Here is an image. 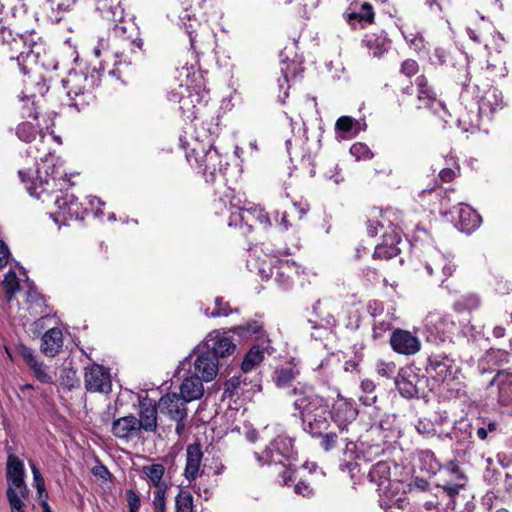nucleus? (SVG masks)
<instances>
[{
    "label": "nucleus",
    "instance_id": "1",
    "mask_svg": "<svg viewBox=\"0 0 512 512\" xmlns=\"http://www.w3.org/2000/svg\"><path fill=\"white\" fill-rule=\"evenodd\" d=\"M27 153L35 160L41 161L37 163L35 176L19 171L28 193L43 203L53 201L57 210L51 212L50 217L59 227L66 225L69 220H82L86 209L73 194L63 191L71 185L70 180L62 169L61 160L54 157L47 147L43 134H40L39 143L30 146Z\"/></svg>",
    "mask_w": 512,
    "mask_h": 512
},
{
    "label": "nucleus",
    "instance_id": "2",
    "mask_svg": "<svg viewBox=\"0 0 512 512\" xmlns=\"http://www.w3.org/2000/svg\"><path fill=\"white\" fill-rule=\"evenodd\" d=\"M294 397L292 403L298 411L302 429L312 437L321 436L330 426V408L323 397L314 393L311 386L298 382L295 387L287 391Z\"/></svg>",
    "mask_w": 512,
    "mask_h": 512
},
{
    "label": "nucleus",
    "instance_id": "3",
    "mask_svg": "<svg viewBox=\"0 0 512 512\" xmlns=\"http://www.w3.org/2000/svg\"><path fill=\"white\" fill-rule=\"evenodd\" d=\"M184 146L188 162L205 177L206 182L215 183L218 178L223 179V171L228 163L223 160L219 152L213 147V138L210 133H200Z\"/></svg>",
    "mask_w": 512,
    "mask_h": 512
},
{
    "label": "nucleus",
    "instance_id": "4",
    "mask_svg": "<svg viewBox=\"0 0 512 512\" xmlns=\"http://www.w3.org/2000/svg\"><path fill=\"white\" fill-rule=\"evenodd\" d=\"M294 440L285 433L278 434L261 453H255L257 460L262 465H281L283 471L279 477L284 485H290L295 481V467L292 461L295 459Z\"/></svg>",
    "mask_w": 512,
    "mask_h": 512
},
{
    "label": "nucleus",
    "instance_id": "5",
    "mask_svg": "<svg viewBox=\"0 0 512 512\" xmlns=\"http://www.w3.org/2000/svg\"><path fill=\"white\" fill-rule=\"evenodd\" d=\"M99 82V75L95 72L89 74L88 72L71 71L62 81L70 99L69 105L81 111L94 103L96 98L94 90Z\"/></svg>",
    "mask_w": 512,
    "mask_h": 512
},
{
    "label": "nucleus",
    "instance_id": "6",
    "mask_svg": "<svg viewBox=\"0 0 512 512\" xmlns=\"http://www.w3.org/2000/svg\"><path fill=\"white\" fill-rule=\"evenodd\" d=\"M391 463L388 461H378L374 464L368 474L370 482L377 486L382 507L392 506L401 500L399 496L402 483L391 479Z\"/></svg>",
    "mask_w": 512,
    "mask_h": 512
},
{
    "label": "nucleus",
    "instance_id": "7",
    "mask_svg": "<svg viewBox=\"0 0 512 512\" xmlns=\"http://www.w3.org/2000/svg\"><path fill=\"white\" fill-rule=\"evenodd\" d=\"M128 29L135 31L134 26L131 24L130 27H127L123 19L119 23L114 24L111 29L110 37L113 40V46L117 47L113 51L116 64H131L132 58L130 54L136 53L137 50L142 48V39L138 36L134 38L132 33L128 34Z\"/></svg>",
    "mask_w": 512,
    "mask_h": 512
},
{
    "label": "nucleus",
    "instance_id": "8",
    "mask_svg": "<svg viewBox=\"0 0 512 512\" xmlns=\"http://www.w3.org/2000/svg\"><path fill=\"white\" fill-rule=\"evenodd\" d=\"M241 203V198L235 194V191L227 188L223 195L215 200V213L218 215L229 214L228 226L240 227L244 230V233H249L252 230V225L248 224V215L246 210L241 207Z\"/></svg>",
    "mask_w": 512,
    "mask_h": 512
},
{
    "label": "nucleus",
    "instance_id": "9",
    "mask_svg": "<svg viewBox=\"0 0 512 512\" xmlns=\"http://www.w3.org/2000/svg\"><path fill=\"white\" fill-rule=\"evenodd\" d=\"M222 365L213 355H210L208 351L202 349L198 344L192 353L181 363V369L184 370L188 366V373L196 374L205 382H210L216 378L219 367Z\"/></svg>",
    "mask_w": 512,
    "mask_h": 512
},
{
    "label": "nucleus",
    "instance_id": "10",
    "mask_svg": "<svg viewBox=\"0 0 512 512\" xmlns=\"http://www.w3.org/2000/svg\"><path fill=\"white\" fill-rule=\"evenodd\" d=\"M229 333V329H215L209 332L199 345L224 364L234 357L237 351V345Z\"/></svg>",
    "mask_w": 512,
    "mask_h": 512
},
{
    "label": "nucleus",
    "instance_id": "11",
    "mask_svg": "<svg viewBox=\"0 0 512 512\" xmlns=\"http://www.w3.org/2000/svg\"><path fill=\"white\" fill-rule=\"evenodd\" d=\"M425 330L427 341L439 344L451 340L456 324L449 314L433 311L425 318Z\"/></svg>",
    "mask_w": 512,
    "mask_h": 512
},
{
    "label": "nucleus",
    "instance_id": "12",
    "mask_svg": "<svg viewBox=\"0 0 512 512\" xmlns=\"http://www.w3.org/2000/svg\"><path fill=\"white\" fill-rule=\"evenodd\" d=\"M330 412V419L336 424L340 435L349 432V426L356 420L358 415L355 404L343 397H339L334 402ZM341 440L347 443V449H349V445H354V439L348 436H341Z\"/></svg>",
    "mask_w": 512,
    "mask_h": 512
},
{
    "label": "nucleus",
    "instance_id": "13",
    "mask_svg": "<svg viewBox=\"0 0 512 512\" xmlns=\"http://www.w3.org/2000/svg\"><path fill=\"white\" fill-rule=\"evenodd\" d=\"M427 374L440 383L449 384L456 378L460 368L455 360L445 353H435L428 357Z\"/></svg>",
    "mask_w": 512,
    "mask_h": 512
},
{
    "label": "nucleus",
    "instance_id": "14",
    "mask_svg": "<svg viewBox=\"0 0 512 512\" xmlns=\"http://www.w3.org/2000/svg\"><path fill=\"white\" fill-rule=\"evenodd\" d=\"M473 431L474 426L472 422L467 418H461L454 423L450 432L439 434L438 437L440 439L446 437L454 441V451L458 456H460L472 449Z\"/></svg>",
    "mask_w": 512,
    "mask_h": 512
},
{
    "label": "nucleus",
    "instance_id": "15",
    "mask_svg": "<svg viewBox=\"0 0 512 512\" xmlns=\"http://www.w3.org/2000/svg\"><path fill=\"white\" fill-rule=\"evenodd\" d=\"M418 109L425 108L444 119L448 114L445 104L437 98L433 87L424 75L416 78Z\"/></svg>",
    "mask_w": 512,
    "mask_h": 512
},
{
    "label": "nucleus",
    "instance_id": "16",
    "mask_svg": "<svg viewBox=\"0 0 512 512\" xmlns=\"http://www.w3.org/2000/svg\"><path fill=\"white\" fill-rule=\"evenodd\" d=\"M424 382V377L420 376L412 366L399 369L395 377V385L400 395L408 399L418 396L420 385Z\"/></svg>",
    "mask_w": 512,
    "mask_h": 512
},
{
    "label": "nucleus",
    "instance_id": "17",
    "mask_svg": "<svg viewBox=\"0 0 512 512\" xmlns=\"http://www.w3.org/2000/svg\"><path fill=\"white\" fill-rule=\"evenodd\" d=\"M423 265L429 276L436 275L439 271L441 272L444 276L441 279V285L453 274L456 268L450 256L443 254L436 248H430L427 251Z\"/></svg>",
    "mask_w": 512,
    "mask_h": 512
},
{
    "label": "nucleus",
    "instance_id": "18",
    "mask_svg": "<svg viewBox=\"0 0 512 512\" xmlns=\"http://www.w3.org/2000/svg\"><path fill=\"white\" fill-rule=\"evenodd\" d=\"M84 381L86 389L90 392L109 393L111 391L110 373L101 365L93 364L86 367Z\"/></svg>",
    "mask_w": 512,
    "mask_h": 512
},
{
    "label": "nucleus",
    "instance_id": "19",
    "mask_svg": "<svg viewBox=\"0 0 512 512\" xmlns=\"http://www.w3.org/2000/svg\"><path fill=\"white\" fill-rule=\"evenodd\" d=\"M187 402L177 393H167L158 402L159 410L173 421L185 420L187 417Z\"/></svg>",
    "mask_w": 512,
    "mask_h": 512
},
{
    "label": "nucleus",
    "instance_id": "20",
    "mask_svg": "<svg viewBox=\"0 0 512 512\" xmlns=\"http://www.w3.org/2000/svg\"><path fill=\"white\" fill-rule=\"evenodd\" d=\"M390 344L392 349L401 355H414L421 347L419 339L411 332L403 329H396L391 337Z\"/></svg>",
    "mask_w": 512,
    "mask_h": 512
},
{
    "label": "nucleus",
    "instance_id": "21",
    "mask_svg": "<svg viewBox=\"0 0 512 512\" xmlns=\"http://www.w3.org/2000/svg\"><path fill=\"white\" fill-rule=\"evenodd\" d=\"M138 423L141 431L155 432L158 426V405L154 400L145 396L138 399Z\"/></svg>",
    "mask_w": 512,
    "mask_h": 512
},
{
    "label": "nucleus",
    "instance_id": "22",
    "mask_svg": "<svg viewBox=\"0 0 512 512\" xmlns=\"http://www.w3.org/2000/svg\"><path fill=\"white\" fill-rule=\"evenodd\" d=\"M111 432L116 438L125 441L139 437L141 429L138 418L130 414L115 419L112 422Z\"/></svg>",
    "mask_w": 512,
    "mask_h": 512
},
{
    "label": "nucleus",
    "instance_id": "23",
    "mask_svg": "<svg viewBox=\"0 0 512 512\" xmlns=\"http://www.w3.org/2000/svg\"><path fill=\"white\" fill-rule=\"evenodd\" d=\"M18 351L38 381L44 384L53 383V377L49 373L48 367L44 364V362L38 360L37 356L31 348L25 345H20Z\"/></svg>",
    "mask_w": 512,
    "mask_h": 512
},
{
    "label": "nucleus",
    "instance_id": "24",
    "mask_svg": "<svg viewBox=\"0 0 512 512\" xmlns=\"http://www.w3.org/2000/svg\"><path fill=\"white\" fill-rule=\"evenodd\" d=\"M503 108L501 91L495 87H489L478 100V118L491 119V116Z\"/></svg>",
    "mask_w": 512,
    "mask_h": 512
},
{
    "label": "nucleus",
    "instance_id": "25",
    "mask_svg": "<svg viewBox=\"0 0 512 512\" xmlns=\"http://www.w3.org/2000/svg\"><path fill=\"white\" fill-rule=\"evenodd\" d=\"M297 274L298 266L294 261L275 260L274 281L282 290H289L293 287Z\"/></svg>",
    "mask_w": 512,
    "mask_h": 512
},
{
    "label": "nucleus",
    "instance_id": "26",
    "mask_svg": "<svg viewBox=\"0 0 512 512\" xmlns=\"http://www.w3.org/2000/svg\"><path fill=\"white\" fill-rule=\"evenodd\" d=\"M321 301L317 300L312 306V312L316 319H309L308 323L311 324V328L316 330L311 336L314 339H321L326 335L329 330L336 326V319L331 313H324L320 309Z\"/></svg>",
    "mask_w": 512,
    "mask_h": 512
},
{
    "label": "nucleus",
    "instance_id": "27",
    "mask_svg": "<svg viewBox=\"0 0 512 512\" xmlns=\"http://www.w3.org/2000/svg\"><path fill=\"white\" fill-rule=\"evenodd\" d=\"M497 388V400L501 405L512 404V372L499 370L489 382V387Z\"/></svg>",
    "mask_w": 512,
    "mask_h": 512
},
{
    "label": "nucleus",
    "instance_id": "28",
    "mask_svg": "<svg viewBox=\"0 0 512 512\" xmlns=\"http://www.w3.org/2000/svg\"><path fill=\"white\" fill-rule=\"evenodd\" d=\"M282 61L281 73L282 78L278 79V87L280 92L283 91V95H279V101L284 104L285 99L288 97V90L290 88V81L295 80L298 76L303 73V68L300 63L296 61Z\"/></svg>",
    "mask_w": 512,
    "mask_h": 512
},
{
    "label": "nucleus",
    "instance_id": "29",
    "mask_svg": "<svg viewBox=\"0 0 512 512\" xmlns=\"http://www.w3.org/2000/svg\"><path fill=\"white\" fill-rule=\"evenodd\" d=\"M270 349V339H264L262 342L255 343L246 352L241 364V370L244 373L252 371L264 360L265 353H271Z\"/></svg>",
    "mask_w": 512,
    "mask_h": 512
},
{
    "label": "nucleus",
    "instance_id": "30",
    "mask_svg": "<svg viewBox=\"0 0 512 512\" xmlns=\"http://www.w3.org/2000/svg\"><path fill=\"white\" fill-rule=\"evenodd\" d=\"M86 3L95 8L102 18L117 22L124 18V9L119 1L115 0H85Z\"/></svg>",
    "mask_w": 512,
    "mask_h": 512
},
{
    "label": "nucleus",
    "instance_id": "31",
    "mask_svg": "<svg viewBox=\"0 0 512 512\" xmlns=\"http://www.w3.org/2000/svg\"><path fill=\"white\" fill-rule=\"evenodd\" d=\"M24 475L25 470L23 462L13 454L9 455L6 469L8 487L19 488L25 492L27 485L24 481Z\"/></svg>",
    "mask_w": 512,
    "mask_h": 512
},
{
    "label": "nucleus",
    "instance_id": "32",
    "mask_svg": "<svg viewBox=\"0 0 512 512\" xmlns=\"http://www.w3.org/2000/svg\"><path fill=\"white\" fill-rule=\"evenodd\" d=\"M63 347V333L60 328H49L41 338V352L47 357H55Z\"/></svg>",
    "mask_w": 512,
    "mask_h": 512
},
{
    "label": "nucleus",
    "instance_id": "33",
    "mask_svg": "<svg viewBox=\"0 0 512 512\" xmlns=\"http://www.w3.org/2000/svg\"><path fill=\"white\" fill-rule=\"evenodd\" d=\"M344 17L352 27L355 28L358 24L363 27L374 21V10L370 3L364 2L359 7L356 5L350 7L347 12H345Z\"/></svg>",
    "mask_w": 512,
    "mask_h": 512
},
{
    "label": "nucleus",
    "instance_id": "34",
    "mask_svg": "<svg viewBox=\"0 0 512 512\" xmlns=\"http://www.w3.org/2000/svg\"><path fill=\"white\" fill-rule=\"evenodd\" d=\"M184 376L180 385V396L188 403L200 399L204 394V380L200 379L196 374L189 373Z\"/></svg>",
    "mask_w": 512,
    "mask_h": 512
},
{
    "label": "nucleus",
    "instance_id": "35",
    "mask_svg": "<svg viewBox=\"0 0 512 512\" xmlns=\"http://www.w3.org/2000/svg\"><path fill=\"white\" fill-rule=\"evenodd\" d=\"M508 361L509 353L506 350L491 348L479 359L477 368L481 374H485Z\"/></svg>",
    "mask_w": 512,
    "mask_h": 512
},
{
    "label": "nucleus",
    "instance_id": "36",
    "mask_svg": "<svg viewBox=\"0 0 512 512\" xmlns=\"http://www.w3.org/2000/svg\"><path fill=\"white\" fill-rule=\"evenodd\" d=\"M458 215L457 226L464 233H471L476 230L481 223V217L469 205H460L456 209Z\"/></svg>",
    "mask_w": 512,
    "mask_h": 512
},
{
    "label": "nucleus",
    "instance_id": "37",
    "mask_svg": "<svg viewBox=\"0 0 512 512\" xmlns=\"http://www.w3.org/2000/svg\"><path fill=\"white\" fill-rule=\"evenodd\" d=\"M202 449L199 444H190L186 450V466L184 476L187 480H195L200 475Z\"/></svg>",
    "mask_w": 512,
    "mask_h": 512
},
{
    "label": "nucleus",
    "instance_id": "38",
    "mask_svg": "<svg viewBox=\"0 0 512 512\" xmlns=\"http://www.w3.org/2000/svg\"><path fill=\"white\" fill-rule=\"evenodd\" d=\"M229 331L239 336L242 340H254L256 343L269 339L262 323L258 321H250L244 325L234 326L229 328Z\"/></svg>",
    "mask_w": 512,
    "mask_h": 512
},
{
    "label": "nucleus",
    "instance_id": "39",
    "mask_svg": "<svg viewBox=\"0 0 512 512\" xmlns=\"http://www.w3.org/2000/svg\"><path fill=\"white\" fill-rule=\"evenodd\" d=\"M362 44L373 57L380 58L390 48V41L384 32L367 33L362 39Z\"/></svg>",
    "mask_w": 512,
    "mask_h": 512
},
{
    "label": "nucleus",
    "instance_id": "40",
    "mask_svg": "<svg viewBox=\"0 0 512 512\" xmlns=\"http://www.w3.org/2000/svg\"><path fill=\"white\" fill-rule=\"evenodd\" d=\"M275 260L273 258L261 259L260 256L250 255L247 266L251 272H255L262 279H268L274 274Z\"/></svg>",
    "mask_w": 512,
    "mask_h": 512
},
{
    "label": "nucleus",
    "instance_id": "41",
    "mask_svg": "<svg viewBox=\"0 0 512 512\" xmlns=\"http://www.w3.org/2000/svg\"><path fill=\"white\" fill-rule=\"evenodd\" d=\"M416 457L421 471L426 472L429 475H436L442 468L440 461L431 450H418Z\"/></svg>",
    "mask_w": 512,
    "mask_h": 512
},
{
    "label": "nucleus",
    "instance_id": "42",
    "mask_svg": "<svg viewBox=\"0 0 512 512\" xmlns=\"http://www.w3.org/2000/svg\"><path fill=\"white\" fill-rule=\"evenodd\" d=\"M401 242V234L400 232L394 228L393 229V237L391 238V243L387 246V244L381 243L375 247L373 257L380 259H391L397 256L400 253V249L398 245Z\"/></svg>",
    "mask_w": 512,
    "mask_h": 512
},
{
    "label": "nucleus",
    "instance_id": "43",
    "mask_svg": "<svg viewBox=\"0 0 512 512\" xmlns=\"http://www.w3.org/2000/svg\"><path fill=\"white\" fill-rule=\"evenodd\" d=\"M442 482L468 483V477L456 461H448L441 468Z\"/></svg>",
    "mask_w": 512,
    "mask_h": 512
},
{
    "label": "nucleus",
    "instance_id": "44",
    "mask_svg": "<svg viewBox=\"0 0 512 512\" xmlns=\"http://www.w3.org/2000/svg\"><path fill=\"white\" fill-rule=\"evenodd\" d=\"M141 471L145 477L148 478L151 486H154L156 489L167 487V485L162 481L165 473L164 465L159 463L146 465L142 467Z\"/></svg>",
    "mask_w": 512,
    "mask_h": 512
},
{
    "label": "nucleus",
    "instance_id": "45",
    "mask_svg": "<svg viewBox=\"0 0 512 512\" xmlns=\"http://www.w3.org/2000/svg\"><path fill=\"white\" fill-rule=\"evenodd\" d=\"M365 127V123L361 125L359 121L349 116H341L335 124L337 131H341L349 137L356 136L361 130H364Z\"/></svg>",
    "mask_w": 512,
    "mask_h": 512
},
{
    "label": "nucleus",
    "instance_id": "46",
    "mask_svg": "<svg viewBox=\"0 0 512 512\" xmlns=\"http://www.w3.org/2000/svg\"><path fill=\"white\" fill-rule=\"evenodd\" d=\"M299 375V370L295 367H284L275 372V384L279 388H288V391L295 387L292 383Z\"/></svg>",
    "mask_w": 512,
    "mask_h": 512
},
{
    "label": "nucleus",
    "instance_id": "47",
    "mask_svg": "<svg viewBox=\"0 0 512 512\" xmlns=\"http://www.w3.org/2000/svg\"><path fill=\"white\" fill-rule=\"evenodd\" d=\"M6 494L11 512H24V500H26L29 495L28 487H26L25 492L19 488L8 487Z\"/></svg>",
    "mask_w": 512,
    "mask_h": 512
},
{
    "label": "nucleus",
    "instance_id": "48",
    "mask_svg": "<svg viewBox=\"0 0 512 512\" xmlns=\"http://www.w3.org/2000/svg\"><path fill=\"white\" fill-rule=\"evenodd\" d=\"M480 306V299L478 295L474 293H468L462 295L453 304V309L457 312L472 311Z\"/></svg>",
    "mask_w": 512,
    "mask_h": 512
},
{
    "label": "nucleus",
    "instance_id": "49",
    "mask_svg": "<svg viewBox=\"0 0 512 512\" xmlns=\"http://www.w3.org/2000/svg\"><path fill=\"white\" fill-rule=\"evenodd\" d=\"M215 309L211 312H209V309L204 310V314L207 317L211 318H217V317H227L232 313H238V309H232L230 307L229 302L224 301L223 297H216L215 298Z\"/></svg>",
    "mask_w": 512,
    "mask_h": 512
},
{
    "label": "nucleus",
    "instance_id": "50",
    "mask_svg": "<svg viewBox=\"0 0 512 512\" xmlns=\"http://www.w3.org/2000/svg\"><path fill=\"white\" fill-rule=\"evenodd\" d=\"M242 376H233L228 379L223 386V398L232 399L235 396H243Z\"/></svg>",
    "mask_w": 512,
    "mask_h": 512
},
{
    "label": "nucleus",
    "instance_id": "51",
    "mask_svg": "<svg viewBox=\"0 0 512 512\" xmlns=\"http://www.w3.org/2000/svg\"><path fill=\"white\" fill-rule=\"evenodd\" d=\"M467 484L468 483H463V482H460V483L442 482V484H440L438 486V488L440 489L441 493L445 494L448 497V499H449L448 505H450V504H454L456 497L460 494V492L462 490H464L466 488Z\"/></svg>",
    "mask_w": 512,
    "mask_h": 512
},
{
    "label": "nucleus",
    "instance_id": "52",
    "mask_svg": "<svg viewBox=\"0 0 512 512\" xmlns=\"http://www.w3.org/2000/svg\"><path fill=\"white\" fill-rule=\"evenodd\" d=\"M175 512H193V496L187 490H180L175 498Z\"/></svg>",
    "mask_w": 512,
    "mask_h": 512
},
{
    "label": "nucleus",
    "instance_id": "53",
    "mask_svg": "<svg viewBox=\"0 0 512 512\" xmlns=\"http://www.w3.org/2000/svg\"><path fill=\"white\" fill-rule=\"evenodd\" d=\"M2 284L9 300H11L13 295L20 289L19 278L13 270H9L6 273Z\"/></svg>",
    "mask_w": 512,
    "mask_h": 512
},
{
    "label": "nucleus",
    "instance_id": "54",
    "mask_svg": "<svg viewBox=\"0 0 512 512\" xmlns=\"http://www.w3.org/2000/svg\"><path fill=\"white\" fill-rule=\"evenodd\" d=\"M370 431L373 434L379 435L383 440L391 438L394 432L388 417L373 423L370 427Z\"/></svg>",
    "mask_w": 512,
    "mask_h": 512
},
{
    "label": "nucleus",
    "instance_id": "55",
    "mask_svg": "<svg viewBox=\"0 0 512 512\" xmlns=\"http://www.w3.org/2000/svg\"><path fill=\"white\" fill-rule=\"evenodd\" d=\"M27 290L25 292L26 295V303L30 305L32 309L33 306L41 308L45 305L43 296L36 290L34 284L30 282L28 279L26 281Z\"/></svg>",
    "mask_w": 512,
    "mask_h": 512
},
{
    "label": "nucleus",
    "instance_id": "56",
    "mask_svg": "<svg viewBox=\"0 0 512 512\" xmlns=\"http://www.w3.org/2000/svg\"><path fill=\"white\" fill-rule=\"evenodd\" d=\"M60 385L67 390H72L79 386L77 372L73 368H65L60 376Z\"/></svg>",
    "mask_w": 512,
    "mask_h": 512
},
{
    "label": "nucleus",
    "instance_id": "57",
    "mask_svg": "<svg viewBox=\"0 0 512 512\" xmlns=\"http://www.w3.org/2000/svg\"><path fill=\"white\" fill-rule=\"evenodd\" d=\"M184 92H189L187 87H183L182 85L179 86L178 91H171L169 93V100L172 102H178L180 104V109L182 110H188L189 105L193 103L192 100H190V94L189 96H185Z\"/></svg>",
    "mask_w": 512,
    "mask_h": 512
},
{
    "label": "nucleus",
    "instance_id": "58",
    "mask_svg": "<svg viewBox=\"0 0 512 512\" xmlns=\"http://www.w3.org/2000/svg\"><path fill=\"white\" fill-rule=\"evenodd\" d=\"M242 381V391L244 398H250L256 392L261 390L260 378L257 375L252 379H248L247 376L242 377Z\"/></svg>",
    "mask_w": 512,
    "mask_h": 512
},
{
    "label": "nucleus",
    "instance_id": "59",
    "mask_svg": "<svg viewBox=\"0 0 512 512\" xmlns=\"http://www.w3.org/2000/svg\"><path fill=\"white\" fill-rule=\"evenodd\" d=\"M37 130L34 124L30 122H22L18 125L16 134L18 138L24 142H31L35 138Z\"/></svg>",
    "mask_w": 512,
    "mask_h": 512
},
{
    "label": "nucleus",
    "instance_id": "60",
    "mask_svg": "<svg viewBox=\"0 0 512 512\" xmlns=\"http://www.w3.org/2000/svg\"><path fill=\"white\" fill-rule=\"evenodd\" d=\"M350 153L358 161L359 160H370L374 156L373 152L370 150L368 145H366L365 143H362V142L354 143L350 147Z\"/></svg>",
    "mask_w": 512,
    "mask_h": 512
},
{
    "label": "nucleus",
    "instance_id": "61",
    "mask_svg": "<svg viewBox=\"0 0 512 512\" xmlns=\"http://www.w3.org/2000/svg\"><path fill=\"white\" fill-rule=\"evenodd\" d=\"M417 432L425 437H431L436 434L434 423L428 418H420L415 424Z\"/></svg>",
    "mask_w": 512,
    "mask_h": 512
},
{
    "label": "nucleus",
    "instance_id": "62",
    "mask_svg": "<svg viewBox=\"0 0 512 512\" xmlns=\"http://www.w3.org/2000/svg\"><path fill=\"white\" fill-rule=\"evenodd\" d=\"M377 373L385 378H394L397 375V367L394 362L378 361L376 364Z\"/></svg>",
    "mask_w": 512,
    "mask_h": 512
},
{
    "label": "nucleus",
    "instance_id": "63",
    "mask_svg": "<svg viewBox=\"0 0 512 512\" xmlns=\"http://www.w3.org/2000/svg\"><path fill=\"white\" fill-rule=\"evenodd\" d=\"M497 423L494 421L485 422L482 421L481 423L477 424L475 430H476V436L484 441L488 438V435L490 433H494L497 430Z\"/></svg>",
    "mask_w": 512,
    "mask_h": 512
},
{
    "label": "nucleus",
    "instance_id": "64",
    "mask_svg": "<svg viewBox=\"0 0 512 512\" xmlns=\"http://www.w3.org/2000/svg\"><path fill=\"white\" fill-rule=\"evenodd\" d=\"M166 490H167V487L155 489L154 498L152 501L155 512H165L166 511Z\"/></svg>",
    "mask_w": 512,
    "mask_h": 512
}]
</instances>
